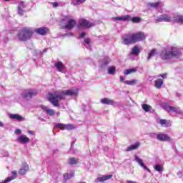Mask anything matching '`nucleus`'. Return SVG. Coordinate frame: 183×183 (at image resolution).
Returning a JSON list of instances; mask_svg holds the SVG:
<instances>
[{"mask_svg": "<svg viewBox=\"0 0 183 183\" xmlns=\"http://www.w3.org/2000/svg\"><path fill=\"white\" fill-rule=\"evenodd\" d=\"M111 60L108 57H105L102 61V65L105 66L108 65L109 64V61Z\"/></svg>", "mask_w": 183, "mask_h": 183, "instance_id": "37", "label": "nucleus"}, {"mask_svg": "<svg viewBox=\"0 0 183 183\" xmlns=\"http://www.w3.org/2000/svg\"><path fill=\"white\" fill-rule=\"evenodd\" d=\"M122 44H124V45H132V44H135V41L134 40L133 33L124 34L122 36Z\"/></svg>", "mask_w": 183, "mask_h": 183, "instance_id": "5", "label": "nucleus"}, {"mask_svg": "<svg viewBox=\"0 0 183 183\" xmlns=\"http://www.w3.org/2000/svg\"><path fill=\"white\" fill-rule=\"evenodd\" d=\"M0 127L1 128L4 127V123L2 122H0Z\"/></svg>", "mask_w": 183, "mask_h": 183, "instance_id": "53", "label": "nucleus"}, {"mask_svg": "<svg viewBox=\"0 0 183 183\" xmlns=\"http://www.w3.org/2000/svg\"><path fill=\"white\" fill-rule=\"evenodd\" d=\"M133 38L134 40V44H136V42H139L141 41H144V39H145L146 36H145V34L139 31L137 33H133Z\"/></svg>", "mask_w": 183, "mask_h": 183, "instance_id": "6", "label": "nucleus"}, {"mask_svg": "<svg viewBox=\"0 0 183 183\" xmlns=\"http://www.w3.org/2000/svg\"><path fill=\"white\" fill-rule=\"evenodd\" d=\"M157 139L158 141H161L162 142H171V137L168 136V134H158Z\"/></svg>", "mask_w": 183, "mask_h": 183, "instance_id": "10", "label": "nucleus"}, {"mask_svg": "<svg viewBox=\"0 0 183 183\" xmlns=\"http://www.w3.org/2000/svg\"><path fill=\"white\" fill-rule=\"evenodd\" d=\"M139 145H140L139 142H137L134 144H132V145L129 146L126 149V152H129V151H134V149H137L139 147Z\"/></svg>", "mask_w": 183, "mask_h": 183, "instance_id": "24", "label": "nucleus"}, {"mask_svg": "<svg viewBox=\"0 0 183 183\" xmlns=\"http://www.w3.org/2000/svg\"><path fill=\"white\" fill-rule=\"evenodd\" d=\"M161 5V1H157L156 3H149V6H152V8H158Z\"/></svg>", "mask_w": 183, "mask_h": 183, "instance_id": "36", "label": "nucleus"}, {"mask_svg": "<svg viewBox=\"0 0 183 183\" xmlns=\"http://www.w3.org/2000/svg\"><path fill=\"white\" fill-rule=\"evenodd\" d=\"M177 175H178L179 178H182V172H177Z\"/></svg>", "mask_w": 183, "mask_h": 183, "instance_id": "49", "label": "nucleus"}, {"mask_svg": "<svg viewBox=\"0 0 183 183\" xmlns=\"http://www.w3.org/2000/svg\"><path fill=\"white\" fill-rule=\"evenodd\" d=\"M16 174H17L16 171H12L11 172L12 175L11 177H9L3 182H0V183H7V182H11V181H14V179H15V178H16Z\"/></svg>", "mask_w": 183, "mask_h": 183, "instance_id": "22", "label": "nucleus"}, {"mask_svg": "<svg viewBox=\"0 0 183 183\" xmlns=\"http://www.w3.org/2000/svg\"><path fill=\"white\" fill-rule=\"evenodd\" d=\"M112 177V174L102 176V177H98L95 180V182H97V183H98V182H104V181H108V179H111Z\"/></svg>", "mask_w": 183, "mask_h": 183, "instance_id": "20", "label": "nucleus"}, {"mask_svg": "<svg viewBox=\"0 0 183 183\" xmlns=\"http://www.w3.org/2000/svg\"><path fill=\"white\" fill-rule=\"evenodd\" d=\"M154 169L156 171H157L158 172H161L164 171V168L162 167V166L161 164H157L154 167Z\"/></svg>", "mask_w": 183, "mask_h": 183, "instance_id": "39", "label": "nucleus"}, {"mask_svg": "<svg viewBox=\"0 0 183 183\" xmlns=\"http://www.w3.org/2000/svg\"><path fill=\"white\" fill-rule=\"evenodd\" d=\"M160 56L163 61H168V59L172 58H179L181 56V51L177 47H172L170 50H163L160 54Z\"/></svg>", "mask_w": 183, "mask_h": 183, "instance_id": "2", "label": "nucleus"}, {"mask_svg": "<svg viewBox=\"0 0 183 183\" xmlns=\"http://www.w3.org/2000/svg\"><path fill=\"white\" fill-rule=\"evenodd\" d=\"M65 179H71L73 177H75V172L71 171L70 173H66L64 174Z\"/></svg>", "mask_w": 183, "mask_h": 183, "instance_id": "30", "label": "nucleus"}, {"mask_svg": "<svg viewBox=\"0 0 183 183\" xmlns=\"http://www.w3.org/2000/svg\"><path fill=\"white\" fill-rule=\"evenodd\" d=\"M86 0H72L71 4L73 5H81V4H84Z\"/></svg>", "mask_w": 183, "mask_h": 183, "instance_id": "35", "label": "nucleus"}, {"mask_svg": "<svg viewBox=\"0 0 183 183\" xmlns=\"http://www.w3.org/2000/svg\"><path fill=\"white\" fill-rule=\"evenodd\" d=\"M64 21H67V24L65 26L66 29H73L74 26L76 25V21L72 19H69L68 17H65Z\"/></svg>", "mask_w": 183, "mask_h": 183, "instance_id": "9", "label": "nucleus"}, {"mask_svg": "<svg viewBox=\"0 0 183 183\" xmlns=\"http://www.w3.org/2000/svg\"><path fill=\"white\" fill-rule=\"evenodd\" d=\"M77 95L78 89L54 92L49 94V101L54 107H59V101L65 99V97H76Z\"/></svg>", "mask_w": 183, "mask_h": 183, "instance_id": "1", "label": "nucleus"}, {"mask_svg": "<svg viewBox=\"0 0 183 183\" xmlns=\"http://www.w3.org/2000/svg\"><path fill=\"white\" fill-rule=\"evenodd\" d=\"M149 137L150 138H157V139H158V134L157 133H151Z\"/></svg>", "mask_w": 183, "mask_h": 183, "instance_id": "43", "label": "nucleus"}, {"mask_svg": "<svg viewBox=\"0 0 183 183\" xmlns=\"http://www.w3.org/2000/svg\"><path fill=\"white\" fill-rule=\"evenodd\" d=\"M24 12H25V11L24 10V9H18V14L21 16H22V15H24Z\"/></svg>", "mask_w": 183, "mask_h": 183, "instance_id": "42", "label": "nucleus"}, {"mask_svg": "<svg viewBox=\"0 0 183 183\" xmlns=\"http://www.w3.org/2000/svg\"><path fill=\"white\" fill-rule=\"evenodd\" d=\"M134 161H135V162H138V164H139V165H140V167H144V162L138 156H137V155L134 156Z\"/></svg>", "mask_w": 183, "mask_h": 183, "instance_id": "33", "label": "nucleus"}, {"mask_svg": "<svg viewBox=\"0 0 183 183\" xmlns=\"http://www.w3.org/2000/svg\"><path fill=\"white\" fill-rule=\"evenodd\" d=\"M79 162V159H76L75 157H70L68 160V164L69 165H75Z\"/></svg>", "mask_w": 183, "mask_h": 183, "instance_id": "26", "label": "nucleus"}, {"mask_svg": "<svg viewBox=\"0 0 183 183\" xmlns=\"http://www.w3.org/2000/svg\"><path fill=\"white\" fill-rule=\"evenodd\" d=\"M41 109L46 114V115H49L50 117H54V115H55V110L50 109L48 107L41 106Z\"/></svg>", "mask_w": 183, "mask_h": 183, "instance_id": "14", "label": "nucleus"}, {"mask_svg": "<svg viewBox=\"0 0 183 183\" xmlns=\"http://www.w3.org/2000/svg\"><path fill=\"white\" fill-rule=\"evenodd\" d=\"M130 19H131V16H129V15L112 18V21H129Z\"/></svg>", "mask_w": 183, "mask_h": 183, "instance_id": "18", "label": "nucleus"}, {"mask_svg": "<svg viewBox=\"0 0 183 183\" xmlns=\"http://www.w3.org/2000/svg\"><path fill=\"white\" fill-rule=\"evenodd\" d=\"M53 6L54 8H56V6H58V3L55 2V3H53Z\"/></svg>", "mask_w": 183, "mask_h": 183, "instance_id": "52", "label": "nucleus"}, {"mask_svg": "<svg viewBox=\"0 0 183 183\" xmlns=\"http://www.w3.org/2000/svg\"><path fill=\"white\" fill-rule=\"evenodd\" d=\"M74 144H75V142H71V147H74Z\"/></svg>", "mask_w": 183, "mask_h": 183, "instance_id": "54", "label": "nucleus"}, {"mask_svg": "<svg viewBox=\"0 0 183 183\" xmlns=\"http://www.w3.org/2000/svg\"><path fill=\"white\" fill-rule=\"evenodd\" d=\"M166 111L167 112H175L176 114H179V115L182 114V110L179 107H174L172 106H168L167 107L165 108Z\"/></svg>", "mask_w": 183, "mask_h": 183, "instance_id": "12", "label": "nucleus"}, {"mask_svg": "<svg viewBox=\"0 0 183 183\" xmlns=\"http://www.w3.org/2000/svg\"><path fill=\"white\" fill-rule=\"evenodd\" d=\"M108 74H109L110 75H114V74H115V67L109 66L108 68Z\"/></svg>", "mask_w": 183, "mask_h": 183, "instance_id": "38", "label": "nucleus"}, {"mask_svg": "<svg viewBox=\"0 0 183 183\" xmlns=\"http://www.w3.org/2000/svg\"><path fill=\"white\" fill-rule=\"evenodd\" d=\"M159 76H162V78H163L164 79H165V78H167V73H164L163 74H160Z\"/></svg>", "mask_w": 183, "mask_h": 183, "instance_id": "47", "label": "nucleus"}, {"mask_svg": "<svg viewBox=\"0 0 183 183\" xmlns=\"http://www.w3.org/2000/svg\"><path fill=\"white\" fill-rule=\"evenodd\" d=\"M17 142L20 144H28V142H31V139L26 135H21L18 137Z\"/></svg>", "mask_w": 183, "mask_h": 183, "instance_id": "16", "label": "nucleus"}, {"mask_svg": "<svg viewBox=\"0 0 183 183\" xmlns=\"http://www.w3.org/2000/svg\"><path fill=\"white\" fill-rule=\"evenodd\" d=\"M142 108L144 111V112H149L152 109V107L147 104H142Z\"/></svg>", "mask_w": 183, "mask_h": 183, "instance_id": "31", "label": "nucleus"}, {"mask_svg": "<svg viewBox=\"0 0 183 183\" xmlns=\"http://www.w3.org/2000/svg\"><path fill=\"white\" fill-rule=\"evenodd\" d=\"M37 94L38 92L36 89H29L22 92L21 97L24 99L29 101V99H31L33 97H36Z\"/></svg>", "mask_w": 183, "mask_h": 183, "instance_id": "4", "label": "nucleus"}, {"mask_svg": "<svg viewBox=\"0 0 183 183\" xmlns=\"http://www.w3.org/2000/svg\"><path fill=\"white\" fill-rule=\"evenodd\" d=\"M120 81H121L122 82H125V77L121 76H120Z\"/></svg>", "mask_w": 183, "mask_h": 183, "instance_id": "50", "label": "nucleus"}, {"mask_svg": "<svg viewBox=\"0 0 183 183\" xmlns=\"http://www.w3.org/2000/svg\"><path fill=\"white\" fill-rule=\"evenodd\" d=\"M157 54V49H153L151 52L149 53V56L147 57V61H149V59H151V58H152V56H155Z\"/></svg>", "mask_w": 183, "mask_h": 183, "instance_id": "34", "label": "nucleus"}, {"mask_svg": "<svg viewBox=\"0 0 183 183\" xmlns=\"http://www.w3.org/2000/svg\"><path fill=\"white\" fill-rule=\"evenodd\" d=\"M9 117L10 119H14V121H18L19 122H22V121H25V117H23L18 114H9Z\"/></svg>", "mask_w": 183, "mask_h": 183, "instance_id": "13", "label": "nucleus"}, {"mask_svg": "<svg viewBox=\"0 0 183 183\" xmlns=\"http://www.w3.org/2000/svg\"><path fill=\"white\" fill-rule=\"evenodd\" d=\"M137 82H138V80L134 79L132 80H126L125 81H124V84H126L127 85L133 86V85H137Z\"/></svg>", "mask_w": 183, "mask_h": 183, "instance_id": "29", "label": "nucleus"}, {"mask_svg": "<svg viewBox=\"0 0 183 183\" xmlns=\"http://www.w3.org/2000/svg\"><path fill=\"white\" fill-rule=\"evenodd\" d=\"M129 21H132V22L134 23H138V22H141V18L139 17H131V19Z\"/></svg>", "mask_w": 183, "mask_h": 183, "instance_id": "40", "label": "nucleus"}, {"mask_svg": "<svg viewBox=\"0 0 183 183\" xmlns=\"http://www.w3.org/2000/svg\"><path fill=\"white\" fill-rule=\"evenodd\" d=\"M22 132L21 131V129H16L15 130V134H16V135H19V134H21Z\"/></svg>", "mask_w": 183, "mask_h": 183, "instance_id": "46", "label": "nucleus"}, {"mask_svg": "<svg viewBox=\"0 0 183 183\" xmlns=\"http://www.w3.org/2000/svg\"><path fill=\"white\" fill-rule=\"evenodd\" d=\"M25 8V4L24 1H21L19 4L18 9H24Z\"/></svg>", "mask_w": 183, "mask_h": 183, "instance_id": "41", "label": "nucleus"}, {"mask_svg": "<svg viewBox=\"0 0 183 183\" xmlns=\"http://www.w3.org/2000/svg\"><path fill=\"white\" fill-rule=\"evenodd\" d=\"M56 128H59V129H67L68 131H71V129H75L76 127L74 124H56Z\"/></svg>", "mask_w": 183, "mask_h": 183, "instance_id": "7", "label": "nucleus"}, {"mask_svg": "<svg viewBox=\"0 0 183 183\" xmlns=\"http://www.w3.org/2000/svg\"><path fill=\"white\" fill-rule=\"evenodd\" d=\"M142 168H144V169H145L148 172H151V170L147 166H145V164H143V166H142Z\"/></svg>", "mask_w": 183, "mask_h": 183, "instance_id": "44", "label": "nucleus"}, {"mask_svg": "<svg viewBox=\"0 0 183 183\" xmlns=\"http://www.w3.org/2000/svg\"><path fill=\"white\" fill-rule=\"evenodd\" d=\"M28 134H30V135H35V132H34L32 130H29Z\"/></svg>", "mask_w": 183, "mask_h": 183, "instance_id": "48", "label": "nucleus"}, {"mask_svg": "<svg viewBox=\"0 0 183 183\" xmlns=\"http://www.w3.org/2000/svg\"><path fill=\"white\" fill-rule=\"evenodd\" d=\"M29 169V167L26 164V163H24L19 172V174H20L21 175H25V174L28 172Z\"/></svg>", "mask_w": 183, "mask_h": 183, "instance_id": "21", "label": "nucleus"}, {"mask_svg": "<svg viewBox=\"0 0 183 183\" xmlns=\"http://www.w3.org/2000/svg\"><path fill=\"white\" fill-rule=\"evenodd\" d=\"M49 29L46 27H40L35 29V32L39 34V35H46L48 34Z\"/></svg>", "mask_w": 183, "mask_h": 183, "instance_id": "17", "label": "nucleus"}, {"mask_svg": "<svg viewBox=\"0 0 183 183\" xmlns=\"http://www.w3.org/2000/svg\"><path fill=\"white\" fill-rule=\"evenodd\" d=\"M79 24L80 26L86 29L91 28L92 26H95L94 24L89 22V21L85 19H80Z\"/></svg>", "mask_w": 183, "mask_h": 183, "instance_id": "8", "label": "nucleus"}, {"mask_svg": "<svg viewBox=\"0 0 183 183\" xmlns=\"http://www.w3.org/2000/svg\"><path fill=\"white\" fill-rule=\"evenodd\" d=\"M5 1H9V0H5Z\"/></svg>", "mask_w": 183, "mask_h": 183, "instance_id": "56", "label": "nucleus"}, {"mask_svg": "<svg viewBox=\"0 0 183 183\" xmlns=\"http://www.w3.org/2000/svg\"><path fill=\"white\" fill-rule=\"evenodd\" d=\"M104 105H117V102L108 98H103L100 100Z\"/></svg>", "mask_w": 183, "mask_h": 183, "instance_id": "15", "label": "nucleus"}, {"mask_svg": "<svg viewBox=\"0 0 183 183\" xmlns=\"http://www.w3.org/2000/svg\"><path fill=\"white\" fill-rule=\"evenodd\" d=\"M32 35H34V31H32V29L23 28L21 30L19 31L17 36L19 41H28V39H31Z\"/></svg>", "mask_w": 183, "mask_h": 183, "instance_id": "3", "label": "nucleus"}, {"mask_svg": "<svg viewBox=\"0 0 183 183\" xmlns=\"http://www.w3.org/2000/svg\"><path fill=\"white\" fill-rule=\"evenodd\" d=\"M159 124H160L162 127H164V128H168V127H169V122L167 119H160Z\"/></svg>", "mask_w": 183, "mask_h": 183, "instance_id": "28", "label": "nucleus"}, {"mask_svg": "<svg viewBox=\"0 0 183 183\" xmlns=\"http://www.w3.org/2000/svg\"><path fill=\"white\" fill-rule=\"evenodd\" d=\"M44 51H46V49H44Z\"/></svg>", "mask_w": 183, "mask_h": 183, "instance_id": "55", "label": "nucleus"}, {"mask_svg": "<svg viewBox=\"0 0 183 183\" xmlns=\"http://www.w3.org/2000/svg\"><path fill=\"white\" fill-rule=\"evenodd\" d=\"M84 42H85V44H86L87 45H89V44H91V39H84Z\"/></svg>", "mask_w": 183, "mask_h": 183, "instance_id": "45", "label": "nucleus"}, {"mask_svg": "<svg viewBox=\"0 0 183 183\" xmlns=\"http://www.w3.org/2000/svg\"><path fill=\"white\" fill-rule=\"evenodd\" d=\"M137 71H138V69L137 67H134L124 70V75H129L130 74H134L137 72Z\"/></svg>", "mask_w": 183, "mask_h": 183, "instance_id": "25", "label": "nucleus"}, {"mask_svg": "<svg viewBox=\"0 0 183 183\" xmlns=\"http://www.w3.org/2000/svg\"><path fill=\"white\" fill-rule=\"evenodd\" d=\"M85 32H82L81 34H80V38H84L85 37Z\"/></svg>", "mask_w": 183, "mask_h": 183, "instance_id": "51", "label": "nucleus"}, {"mask_svg": "<svg viewBox=\"0 0 183 183\" xmlns=\"http://www.w3.org/2000/svg\"><path fill=\"white\" fill-rule=\"evenodd\" d=\"M162 85H164V80H162V79H159L154 81V86L157 89H161V88H162Z\"/></svg>", "mask_w": 183, "mask_h": 183, "instance_id": "23", "label": "nucleus"}, {"mask_svg": "<svg viewBox=\"0 0 183 183\" xmlns=\"http://www.w3.org/2000/svg\"><path fill=\"white\" fill-rule=\"evenodd\" d=\"M171 16H169V15L167 14H163L162 16H160L159 17L157 18V19L155 20V23L158 24V22H162V21H165V22H171Z\"/></svg>", "mask_w": 183, "mask_h": 183, "instance_id": "11", "label": "nucleus"}, {"mask_svg": "<svg viewBox=\"0 0 183 183\" xmlns=\"http://www.w3.org/2000/svg\"><path fill=\"white\" fill-rule=\"evenodd\" d=\"M139 52H141V51L139 50V48L138 46H135L132 48L131 54L137 56V55H139Z\"/></svg>", "mask_w": 183, "mask_h": 183, "instance_id": "27", "label": "nucleus"}, {"mask_svg": "<svg viewBox=\"0 0 183 183\" xmlns=\"http://www.w3.org/2000/svg\"><path fill=\"white\" fill-rule=\"evenodd\" d=\"M55 68H56L59 72H64V69H65V65L62 63V61H57L54 64Z\"/></svg>", "mask_w": 183, "mask_h": 183, "instance_id": "19", "label": "nucleus"}, {"mask_svg": "<svg viewBox=\"0 0 183 183\" xmlns=\"http://www.w3.org/2000/svg\"><path fill=\"white\" fill-rule=\"evenodd\" d=\"M174 22H178L179 24H183V16H175L174 17Z\"/></svg>", "mask_w": 183, "mask_h": 183, "instance_id": "32", "label": "nucleus"}]
</instances>
